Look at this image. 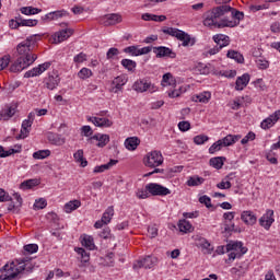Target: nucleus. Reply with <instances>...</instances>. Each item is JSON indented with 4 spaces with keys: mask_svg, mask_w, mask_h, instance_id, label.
<instances>
[{
    "mask_svg": "<svg viewBox=\"0 0 280 280\" xmlns=\"http://www.w3.org/2000/svg\"><path fill=\"white\" fill-rule=\"evenodd\" d=\"M231 10H233V7L226 4L213 8L207 13L206 19L203 20V25L206 27H213V25L218 23V19L224 16L226 12H231Z\"/></svg>",
    "mask_w": 280,
    "mask_h": 280,
    "instance_id": "20e7f679",
    "label": "nucleus"
},
{
    "mask_svg": "<svg viewBox=\"0 0 280 280\" xmlns=\"http://www.w3.org/2000/svg\"><path fill=\"white\" fill-rule=\"evenodd\" d=\"M20 11L22 14H25L26 16H30L32 14H38L39 12H42L40 9L33 7H22Z\"/></svg>",
    "mask_w": 280,
    "mask_h": 280,
    "instance_id": "37998d69",
    "label": "nucleus"
},
{
    "mask_svg": "<svg viewBox=\"0 0 280 280\" xmlns=\"http://www.w3.org/2000/svg\"><path fill=\"white\" fill-rule=\"evenodd\" d=\"M3 270H5L4 278L5 280L16 279V277H23V275H30L34 271V266L32 262H26L25 265H20L15 268L14 262L11 265H4Z\"/></svg>",
    "mask_w": 280,
    "mask_h": 280,
    "instance_id": "7ed1b4c3",
    "label": "nucleus"
},
{
    "mask_svg": "<svg viewBox=\"0 0 280 280\" xmlns=\"http://www.w3.org/2000/svg\"><path fill=\"white\" fill-rule=\"evenodd\" d=\"M24 252L28 253V255H34V253H38V245H36V244L25 245Z\"/></svg>",
    "mask_w": 280,
    "mask_h": 280,
    "instance_id": "5fc2aeb1",
    "label": "nucleus"
},
{
    "mask_svg": "<svg viewBox=\"0 0 280 280\" xmlns=\"http://www.w3.org/2000/svg\"><path fill=\"white\" fill-rule=\"evenodd\" d=\"M21 152V147H18L16 150L10 149L5 151L2 145H0V159H5L8 156H12V154H19Z\"/></svg>",
    "mask_w": 280,
    "mask_h": 280,
    "instance_id": "4c0bfd02",
    "label": "nucleus"
},
{
    "mask_svg": "<svg viewBox=\"0 0 280 280\" xmlns=\"http://www.w3.org/2000/svg\"><path fill=\"white\" fill-rule=\"evenodd\" d=\"M47 139L49 143L52 145H65V138L62 136L55 133V132H48L47 133Z\"/></svg>",
    "mask_w": 280,
    "mask_h": 280,
    "instance_id": "4be33fe9",
    "label": "nucleus"
},
{
    "mask_svg": "<svg viewBox=\"0 0 280 280\" xmlns=\"http://www.w3.org/2000/svg\"><path fill=\"white\" fill-rule=\"evenodd\" d=\"M106 266L109 268L115 266V253L110 252L105 256Z\"/></svg>",
    "mask_w": 280,
    "mask_h": 280,
    "instance_id": "13d9d810",
    "label": "nucleus"
},
{
    "mask_svg": "<svg viewBox=\"0 0 280 280\" xmlns=\"http://www.w3.org/2000/svg\"><path fill=\"white\" fill-rule=\"evenodd\" d=\"M230 12H231L232 19H235L238 24H240V21H244V12L237 11L234 8H232Z\"/></svg>",
    "mask_w": 280,
    "mask_h": 280,
    "instance_id": "3c124183",
    "label": "nucleus"
},
{
    "mask_svg": "<svg viewBox=\"0 0 280 280\" xmlns=\"http://www.w3.org/2000/svg\"><path fill=\"white\" fill-rule=\"evenodd\" d=\"M9 26L11 30H19L21 27V15L16 16L15 20H10Z\"/></svg>",
    "mask_w": 280,
    "mask_h": 280,
    "instance_id": "4d7b16f0",
    "label": "nucleus"
},
{
    "mask_svg": "<svg viewBox=\"0 0 280 280\" xmlns=\"http://www.w3.org/2000/svg\"><path fill=\"white\" fill-rule=\"evenodd\" d=\"M38 185V179H27L20 184V189H23L24 191L26 189H32V187H36Z\"/></svg>",
    "mask_w": 280,
    "mask_h": 280,
    "instance_id": "ea45409f",
    "label": "nucleus"
},
{
    "mask_svg": "<svg viewBox=\"0 0 280 280\" xmlns=\"http://www.w3.org/2000/svg\"><path fill=\"white\" fill-rule=\"evenodd\" d=\"M113 215H115V209L113 206H110L105 210L101 220L104 222V224H109V222L113 220Z\"/></svg>",
    "mask_w": 280,
    "mask_h": 280,
    "instance_id": "c9c22d12",
    "label": "nucleus"
},
{
    "mask_svg": "<svg viewBox=\"0 0 280 280\" xmlns=\"http://www.w3.org/2000/svg\"><path fill=\"white\" fill-rule=\"evenodd\" d=\"M89 121H91L92 124H94V126H97L98 128H104V126L106 128H110V126H113V121H110V119L108 118L90 117Z\"/></svg>",
    "mask_w": 280,
    "mask_h": 280,
    "instance_id": "412c9836",
    "label": "nucleus"
},
{
    "mask_svg": "<svg viewBox=\"0 0 280 280\" xmlns=\"http://www.w3.org/2000/svg\"><path fill=\"white\" fill-rule=\"evenodd\" d=\"M153 54H155V58H176V52L165 46L153 47Z\"/></svg>",
    "mask_w": 280,
    "mask_h": 280,
    "instance_id": "1a4fd4ad",
    "label": "nucleus"
},
{
    "mask_svg": "<svg viewBox=\"0 0 280 280\" xmlns=\"http://www.w3.org/2000/svg\"><path fill=\"white\" fill-rule=\"evenodd\" d=\"M50 155H51V151L39 150V151L33 153V159L43 160V159H47V156H50Z\"/></svg>",
    "mask_w": 280,
    "mask_h": 280,
    "instance_id": "c03bdc74",
    "label": "nucleus"
},
{
    "mask_svg": "<svg viewBox=\"0 0 280 280\" xmlns=\"http://www.w3.org/2000/svg\"><path fill=\"white\" fill-rule=\"evenodd\" d=\"M224 161H226V158L217 156L210 159L209 164L211 167H214V170H222V167H224Z\"/></svg>",
    "mask_w": 280,
    "mask_h": 280,
    "instance_id": "c85d7f7f",
    "label": "nucleus"
},
{
    "mask_svg": "<svg viewBox=\"0 0 280 280\" xmlns=\"http://www.w3.org/2000/svg\"><path fill=\"white\" fill-rule=\"evenodd\" d=\"M51 67V62H44L39 65L38 67L33 68L32 70H28L25 72L24 78H36V75H40L47 71Z\"/></svg>",
    "mask_w": 280,
    "mask_h": 280,
    "instance_id": "9b49d317",
    "label": "nucleus"
},
{
    "mask_svg": "<svg viewBox=\"0 0 280 280\" xmlns=\"http://www.w3.org/2000/svg\"><path fill=\"white\" fill-rule=\"evenodd\" d=\"M156 261V257L145 256L143 259L138 260L137 264L133 265V270H137L139 268H145L148 270L150 268H153Z\"/></svg>",
    "mask_w": 280,
    "mask_h": 280,
    "instance_id": "9d476101",
    "label": "nucleus"
},
{
    "mask_svg": "<svg viewBox=\"0 0 280 280\" xmlns=\"http://www.w3.org/2000/svg\"><path fill=\"white\" fill-rule=\"evenodd\" d=\"M223 226H224V230L222 233L225 235H231L232 233H242V228L235 226L234 223L229 224V222L224 221Z\"/></svg>",
    "mask_w": 280,
    "mask_h": 280,
    "instance_id": "a878e982",
    "label": "nucleus"
},
{
    "mask_svg": "<svg viewBox=\"0 0 280 280\" xmlns=\"http://www.w3.org/2000/svg\"><path fill=\"white\" fill-rule=\"evenodd\" d=\"M118 163H119V161H117V160H109V162L107 164L95 166L93 170V173L102 174V172H106V170H110V167H113L114 165H117Z\"/></svg>",
    "mask_w": 280,
    "mask_h": 280,
    "instance_id": "bb28decb",
    "label": "nucleus"
},
{
    "mask_svg": "<svg viewBox=\"0 0 280 280\" xmlns=\"http://www.w3.org/2000/svg\"><path fill=\"white\" fill-rule=\"evenodd\" d=\"M27 137H30V129L22 127L20 135L15 139L19 141L21 139H27Z\"/></svg>",
    "mask_w": 280,
    "mask_h": 280,
    "instance_id": "338daca9",
    "label": "nucleus"
},
{
    "mask_svg": "<svg viewBox=\"0 0 280 280\" xmlns=\"http://www.w3.org/2000/svg\"><path fill=\"white\" fill-rule=\"evenodd\" d=\"M117 23H121V15L120 14L110 13V14L104 15L103 25H105V27H108L110 25H117Z\"/></svg>",
    "mask_w": 280,
    "mask_h": 280,
    "instance_id": "dca6fc26",
    "label": "nucleus"
},
{
    "mask_svg": "<svg viewBox=\"0 0 280 280\" xmlns=\"http://www.w3.org/2000/svg\"><path fill=\"white\" fill-rule=\"evenodd\" d=\"M119 54V49L116 47H112L107 50L106 58L107 60H113L115 56Z\"/></svg>",
    "mask_w": 280,
    "mask_h": 280,
    "instance_id": "bf43d9fd",
    "label": "nucleus"
},
{
    "mask_svg": "<svg viewBox=\"0 0 280 280\" xmlns=\"http://www.w3.org/2000/svg\"><path fill=\"white\" fill-rule=\"evenodd\" d=\"M2 113L4 115V120L14 117V115H16V105H7Z\"/></svg>",
    "mask_w": 280,
    "mask_h": 280,
    "instance_id": "a19ab883",
    "label": "nucleus"
},
{
    "mask_svg": "<svg viewBox=\"0 0 280 280\" xmlns=\"http://www.w3.org/2000/svg\"><path fill=\"white\" fill-rule=\"evenodd\" d=\"M213 40L219 46V49H223V47H229L231 43V38L224 34H217L213 36Z\"/></svg>",
    "mask_w": 280,
    "mask_h": 280,
    "instance_id": "aec40b11",
    "label": "nucleus"
},
{
    "mask_svg": "<svg viewBox=\"0 0 280 280\" xmlns=\"http://www.w3.org/2000/svg\"><path fill=\"white\" fill-rule=\"evenodd\" d=\"M272 215H275V211L273 210H267L266 214H264L259 219L260 226L265 228L266 231H269L270 228L272 226L273 222H275V218H272Z\"/></svg>",
    "mask_w": 280,
    "mask_h": 280,
    "instance_id": "f8f14e48",
    "label": "nucleus"
},
{
    "mask_svg": "<svg viewBox=\"0 0 280 280\" xmlns=\"http://www.w3.org/2000/svg\"><path fill=\"white\" fill-rule=\"evenodd\" d=\"M241 220L244 222V224H247L249 226H253L254 224H257V215L253 213L250 210H245L241 213Z\"/></svg>",
    "mask_w": 280,
    "mask_h": 280,
    "instance_id": "2eb2a0df",
    "label": "nucleus"
},
{
    "mask_svg": "<svg viewBox=\"0 0 280 280\" xmlns=\"http://www.w3.org/2000/svg\"><path fill=\"white\" fill-rule=\"evenodd\" d=\"M11 57L10 55H5L0 59V71H3L8 65H10Z\"/></svg>",
    "mask_w": 280,
    "mask_h": 280,
    "instance_id": "052dcab7",
    "label": "nucleus"
},
{
    "mask_svg": "<svg viewBox=\"0 0 280 280\" xmlns=\"http://www.w3.org/2000/svg\"><path fill=\"white\" fill-rule=\"evenodd\" d=\"M44 84L49 91H54L60 84V77L56 72L48 74V78L44 80Z\"/></svg>",
    "mask_w": 280,
    "mask_h": 280,
    "instance_id": "4468645a",
    "label": "nucleus"
},
{
    "mask_svg": "<svg viewBox=\"0 0 280 280\" xmlns=\"http://www.w3.org/2000/svg\"><path fill=\"white\" fill-rule=\"evenodd\" d=\"M70 36H73V30L71 28L61 30L55 33L54 40L55 43H62L67 40V38H70Z\"/></svg>",
    "mask_w": 280,
    "mask_h": 280,
    "instance_id": "a211bd4d",
    "label": "nucleus"
},
{
    "mask_svg": "<svg viewBox=\"0 0 280 280\" xmlns=\"http://www.w3.org/2000/svg\"><path fill=\"white\" fill-rule=\"evenodd\" d=\"M203 183H205V178L198 175H194L188 178V180L186 182V185L188 187H199V185H202Z\"/></svg>",
    "mask_w": 280,
    "mask_h": 280,
    "instance_id": "2f4dec72",
    "label": "nucleus"
},
{
    "mask_svg": "<svg viewBox=\"0 0 280 280\" xmlns=\"http://www.w3.org/2000/svg\"><path fill=\"white\" fill-rule=\"evenodd\" d=\"M145 189L151 196H170L172 194L170 188L156 183L147 184Z\"/></svg>",
    "mask_w": 280,
    "mask_h": 280,
    "instance_id": "0eeeda50",
    "label": "nucleus"
},
{
    "mask_svg": "<svg viewBox=\"0 0 280 280\" xmlns=\"http://www.w3.org/2000/svg\"><path fill=\"white\" fill-rule=\"evenodd\" d=\"M199 202L200 205H205L207 209H211V207H213V205H211V197L207 195L199 197Z\"/></svg>",
    "mask_w": 280,
    "mask_h": 280,
    "instance_id": "603ef678",
    "label": "nucleus"
},
{
    "mask_svg": "<svg viewBox=\"0 0 280 280\" xmlns=\"http://www.w3.org/2000/svg\"><path fill=\"white\" fill-rule=\"evenodd\" d=\"M226 56L232 60L238 62V65H244V55L236 50H229Z\"/></svg>",
    "mask_w": 280,
    "mask_h": 280,
    "instance_id": "f704fd0d",
    "label": "nucleus"
},
{
    "mask_svg": "<svg viewBox=\"0 0 280 280\" xmlns=\"http://www.w3.org/2000/svg\"><path fill=\"white\" fill-rule=\"evenodd\" d=\"M74 160L77 163H80L81 167H86L89 165V162L86 159H84V150L79 149L74 154H73Z\"/></svg>",
    "mask_w": 280,
    "mask_h": 280,
    "instance_id": "7c9ffc66",
    "label": "nucleus"
},
{
    "mask_svg": "<svg viewBox=\"0 0 280 280\" xmlns=\"http://www.w3.org/2000/svg\"><path fill=\"white\" fill-rule=\"evenodd\" d=\"M240 22L237 21H230L229 19H222L220 22H215L212 27H217L218 30H222V27H237Z\"/></svg>",
    "mask_w": 280,
    "mask_h": 280,
    "instance_id": "b1692460",
    "label": "nucleus"
},
{
    "mask_svg": "<svg viewBox=\"0 0 280 280\" xmlns=\"http://www.w3.org/2000/svg\"><path fill=\"white\" fill-rule=\"evenodd\" d=\"M250 82V74L244 73L242 77H238L235 82L236 91H244L248 83Z\"/></svg>",
    "mask_w": 280,
    "mask_h": 280,
    "instance_id": "6ab92c4d",
    "label": "nucleus"
},
{
    "mask_svg": "<svg viewBox=\"0 0 280 280\" xmlns=\"http://www.w3.org/2000/svg\"><path fill=\"white\" fill-rule=\"evenodd\" d=\"M54 21L57 19H62V16H69V13L66 10H60V11H54L51 12Z\"/></svg>",
    "mask_w": 280,
    "mask_h": 280,
    "instance_id": "69168bd1",
    "label": "nucleus"
},
{
    "mask_svg": "<svg viewBox=\"0 0 280 280\" xmlns=\"http://www.w3.org/2000/svg\"><path fill=\"white\" fill-rule=\"evenodd\" d=\"M86 58H88L86 54L80 52L79 55L74 56L73 61L80 65L82 62H86Z\"/></svg>",
    "mask_w": 280,
    "mask_h": 280,
    "instance_id": "774afa93",
    "label": "nucleus"
},
{
    "mask_svg": "<svg viewBox=\"0 0 280 280\" xmlns=\"http://www.w3.org/2000/svg\"><path fill=\"white\" fill-rule=\"evenodd\" d=\"M45 207H47V200L45 198L35 200L34 209H45Z\"/></svg>",
    "mask_w": 280,
    "mask_h": 280,
    "instance_id": "680f3d73",
    "label": "nucleus"
},
{
    "mask_svg": "<svg viewBox=\"0 0 280 280\" xmlns=\"http://www.w3.org/2000/svg\"><path fill=\"white\" fill-rule=\"evenodd\" d=\"M37 36L40 37L43 36V34L31 35L24 40V43H26L27 46L32 47V45H36V43L38 42V39L36 38Z\"/></svg>",
    "mask_w": 280,
    "mask_h": 280,
    "instance_id": "6e6d98bb",
    "label": "nucleus"
},
{
    "mask_svg": "<svg viewBox=\"0 0 280 280\" xmlns=\"http://www.w3.org/2000/svg\"><path fill=\"white\" fill-rule=\"evenodd\" d=\"M279 119H280V110H277L275 114L270 115L260 124V128H262V130H268L272 128L275 124L279 121Z\"/></svg>",
    "mask_w": 280,
    "mask_h": 280,
    "instance_id": "ddd939ff",
    "label": "nucleus"
},
{
    "mask_svg": "<svg viewBox=\"0 0 280 280\" xmlns=\"http://www.w3.org/2000/svg\"><path fill=\"white\" fill-rule=\"evenodd\" d=\"M195 242H197V246L199 248H202V250H206L208 255H211V253H213V247L211 246V243H209L207 238L202 236H196Z\"/></svg>",
    "mask_w": 280,
    "mask_h": 280,
    "instance_id": "f3484780",
    "label": "nucleus"
},
{
    "mask_svg": "<svg viewBox=\"0 0 280 280\" xmlns=\"http://www.w3.org/2000/svg\"><path fill=\"white\" fill-rule=\"evenodd\" d=\"M133 91L137 93H145V91H150V93H154L156 91V86L151 82H148V79H139L132 85Z\"/></svg>",
    "mask_w": 280,
    "mask_h": 280,
    "instance_id": "6e6552de",
    "label": "nucleus"
},
{
    "mask_svg": "<svg viewBox=\"0 0 280 280\" xmlns=\"http://www.w3.org/2000/svg\"><path fill=\"white\" fill-rule=\"evenodd\" d=\"M75 253H78L81 257V264H89L91 261V254L86 252V249L82 247L74 248Z\"/></svg>",
    "mask_w": 280,
    "mask_h": 280,
    "instance_id": "72a5a7b5",
    "label": "nucleus"
},
{
    "mask_svg": "<svg viewBox=\"0 0 280 280\" xmlns=\"http://www.w3.org/2000/svg\"><path fill=\"white\" fill-rule=\"evenodd\" d=\"M210 100H211V92H208V91L192 96V102H200L201 104H209Z\"/></svg>",
    "mask_w": 280,
    "mask_h": 280,
    "instance_id": "cd10ccee",
    "label": "nucleus"
},
{
    "mask_svg": "<svg viewBox=\"0 0 280 280\" xmlns=\"http://www.w3.org/2000/svg\"><path fill=\"white\" fill-rule=\"evenodd\" d=\"M124 54H129V56L137 57L139 56V45L136 46H128L124 48Z\"/></svg>",
    "mask_w": 280,
    "mask_h": 280,
    "instance_id": "de8ad7c7",
    "label": "nucleus"
},
{
    "mask_svg": "<svg viewBox=\"0 0 280 280\" xmlns=\"http://www.w3.org/2000/svg\"><path fill=\"white\" fill-rule=\"evenodd\" d=\"M0 202H12V197L3 188H0Z\"/></svg>",
    "mask_w": 280,
    "mask_h": 280,
    "instance_id": "0e129e2a",
    "label": "nucleus"
},
{
    "mask_svg": "<svg viewBox=\"0 0 280 280\" xmlns=\"http://www.w3.org/2000/svg\"><path fill=\"white\" fill-rule=\"evenodd\" d=\"M141 144V139L138 137H130L125 140V148L130 151H135Z\"/></svg>",
    "mask_w": 280,
    "mask_h": 280,
    "instance_id": "5701e85b",
    "label": "nucleus"
},
{
    "mask_svg": "<svg viewBox=\"0 0 280 280\" xmlns=\"http://www.w3.org/2000/svg\"><path fill=\"white\" fill-rule=\"evenodd\" d=\"M16 52L19 58L13 65H11V73H19L23 71V69H27V67L34 65V62H36L38 59L36 54H32V46L27 45L25 42H22L16 46Z\"/></svg>",
    "mask_w": 280,
    "mask_h": 280,
    "instance_id": "f257e3e1",
    "label": "nucleus"
},
{
    "mask_svg": "<svg viewBox=\"0 0 280 280\" xmlns=\"http://www.w3.org/2000/svg\"><path fill=\"white\" fill-rule=\"evenodd\" d=\"M82 246L88 248V250H94L95 249V243L93 242V236L84 235L81 240Z\"/></svg>",
    "mask_w": 280,
    "mask_h": 280,
    "instance_id": "e433bc0d",
    "label": "nucleus"
},
{
    "mask_svg": "<svg viewBox=\"0 0 280 280\" xmlns=\"http://www.w3.org/2000/svg\"><path fill=\"white\" fill-rule=\"evenodd\" d=\"M195 71L196 73H200V75H209V73H211V68L205 63H198Z\"/></svg>",
    "mask_w": 280,
    "mask_h": 280,
    "instance_id": "79ce46f5",
    "label": "nucleus"
},
{
    "mask_svg": "<svg viewBox=\"0 0 280 280\" xmlns=\"http://www.w3.org/2000/svg\"><path fill=\"white\" fill-rule=\"evenodd\" d=\"M224 148V144H222V140H218L209 148V154H215V152H220Z\"/></svg>",
    "mask_w": 280,
    "mask_h": 280,
    "instance_id": "09e8293b",
    "label": "nucleus"
},
{
    "mask_svg": "<svg viewBox=\"0 0 280 280\" xmlns=\"http://www.w3.org/2000/svg\"><path fill=\"white\" fill-rule=\"evenodd\" d=\"M121 67H124V69H127V71H129L130 73H135V71L137 70V61L132 60V59H122L120 61Z\"/></svg>",
    "mask_w": 280,
    "mask_h": 280,
    "instance_id": "c756f323",
    "label": "nucleus"
},
{
    "mask_svg": "<svg viewBox=\"0 0 280 280\" xmlns=\"http://www.w3.org/2000/svg\"><path fill=\"white\" fill-rule=\"evenodd\" d=\"M178 128L182 132H187L191 128V124L187 120H183L178 122Z\"/></svg>",
    "mask_w": 280,
    "mask_h": 280,
    "instance_id": "e2e57ef3",
    "label": "nucleus"
},
{
    "mask_svg": "<svg viewBox=\"0 0 280 280\" xmlns=\"http://www.w3.org/2000/svg\"><path fill=\"white\" fill-rule=\"evenodd\" d=\"M163 34H167L168 36H173L177 38V40L183 42V47H188L189 43H191V36L187 34L185 31H180L174 27H164L162 28Z\"/></svg>",
    "mask_w": 280,
    "mask_h": 280,
    "instance_id": "39448f33",
    "label": "nucleus"
},
{
    "mask_svg": "<svg viewBox=\"0 0 280 280\" xmlns=\"http://www.w3.org/2000/svg\"><path fill=\"white\" fill-rule=\"evenodd\" d=\"M178 229L180 233H191V231H194V226H191V223L185 219L179 220Z\"/></svg>",
    "mask_w": 280,
    "mask_h": 280,
    "instance_id": "473e14b6",
    "label": "nucleus"
},
{
    "mask_svg": "<svg viewBox=\"0 0 280 280\" xmlns=\"http://www.w3.org/2000/svg\"><path fill=\"white\" fill-rule=\"evenodd\" d=\"M242 139V136H233V135H228L226 137L220 139L221 143L223 144V148H229V145H233L237 143Z\"/></svg>",
    "mask_w": 280,
    "mask_h": 280,
    "instance_id": "393cba45",
    "label": "nucleus"
},
{
    "mask_svg": "<svg viewBox=\"0 0 280 280\" xmlns=\"http://www.w3.org/2000/svg\"><path fill=\"white\" fill-rule=\"evenodd\" d=\"M110 141V136L108 135H101L98 138V143H96L97 148H105V145H108Z\"/></svg>",
    "mask_w": 280,
    "mask_h": 280,
    "instance_id": "8fccbe9b",
    "label": "nucleus"
},
{
    "mask_svg": "<svg viewBox=\"0 0 280 280\" xmlns=\"http://www.w3.org/2000/svg\"><path fill=\"white\" fill-rule=\"evenodd\" d=\"M91 75H93V72L89 68H82L78 72V78H80V80H89V78H91Z\"/></svg>",
    "mask_w": 280,
    "mask_h": 280,
    "instance_id": "a18cd8bd",
    "label": "nucleus"
},
{
    "mask_svg": "<svg viewBox=\"0 0 280 280\" xmlns=\"http://www.w3.org/2000/svg\"><path fill=\"white\" fill-rule=\"evenodd\" d=\"M143 163L145 167H159L163 165V154L161 151H151L144 156Z\"/></svg>",
    "mask_w": 280,
    "mask_h": 280,
    "instance_id": "423d86ee",
    "label": "nucleus"
},
{
    "mask_svg": "<svg viewBox=\"0 0 280 280\" xmlns=\"http://www.w3.org/2000/svg\"><path fill=\"white\" fill-rule=\"evenodd\" d=\"M82 202L80 200H72L65 205L66 213H71L81 207Z\"/></svg>",
    "mask_w": 280,
    "mask_h": 280,
    "instance_id": "58836bf2",
    "label": "nucleus"
},
{
    "mask_svg": "<svg viewBox=\"0 0 280 280\" xmlns=\"http://www.w3.org/2000/svg\"><path fill=\"white\" fill-rule=\"evenodd\" d=\"M215 253L217 255L230 253L228 260H225V264H229V261H235V259H240L243 255H246L248 253V247H244V243L240 241H230L226 246H218Z\"/></svg>",
    "mask_w": 280,
    "mask_h": 280,
    "instance_id": "f03ea898",
    "label": "nucleus"
},
{
    "mask_svg": "<svg viewBox=\"0 0 280 280\" xmlns=\"http://www.w3.org/2000/svg\"><path fill=\"white\" fill-rule=\"evenodd\" d=\"M207 141H209V138L205 135H199L194 138V143H196V145H202L207 143Z\"/></svg>",
    "mask_w": 280,
    "mask_h": 280,
    "instance_id": "864d4df0",
    "label": "nucleus"
},
{
    "mask_svg": "<svg viewBox=\"0 0 280 280\" xmlns=\"http://www.w3.org/2000/svg\"><path fill=\"white\" fill-rule=\"evenodd\" d=\"M21 27H36L38 25V20H23L20 18Z\"/></svg>",
    "mask_w": 280,
    "mask_h": 280,
    "instance_id": "49530a36",
    "label": "nucleus"
}]
</instances>
